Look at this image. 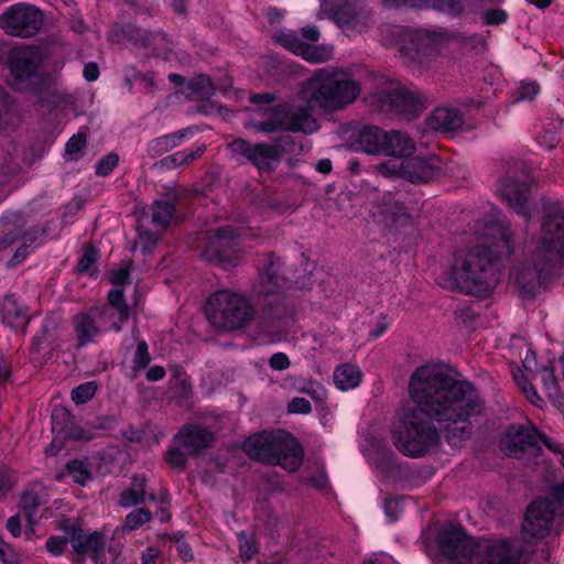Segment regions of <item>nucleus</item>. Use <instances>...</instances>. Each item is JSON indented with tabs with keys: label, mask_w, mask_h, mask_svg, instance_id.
<instances>
[{
	"label": "nucleus",
	"mask_w": 564,
	"mask_h": 564,
	"mask_svg": "<svg viewBox=\"0 0 564 564\" xmlns=\"http://www.w3.org/2000/svg\"><path fill=\"white\" fill-rule=\"evenodd\" d=\"M413 408L392 426V443L404 456L420 458L438 445L441 435L435 423L449 427L471 424L485 402L475 384L457 379L429 365L417 367L409 380Z\"/></svg>",
	"instance_id": "f257e3e1"
},
{
	"label": "nucleus",
	"mask_w": 564,
	"mask_h": 564,
	"mask_svg": "<svg viewBox=\"0 0 564 564\" xmlns=\"http://www.w3.org/2000/svg\"><path fill=\"white\" fill-rule=\"evenodd\" d=\"M514 252L512 235L509 229L500 230L497 248L476 246L458 249L454 252L446 271V288L459 293L487 299L498 283L497 264L502 256Z\"/></svg>",
	"instance_id": "f03ea898"
},
{
	"label": "nucleus",
	"mask_w": 564,
	"mask_h": 564,
	"mask_svg": "<svg viewBox=\"0 0 564 564\" xmlns=\"http://www.w3.org/2000/svg\"><path fill=\"white\" fill-rule=\"evenodd\" d=\"M542 213V238L533 252V271L521 269L514 275L524 297H535L541 285L561 269L564 258V209L558 203H545Z\"/></svg>",
	"instance_id": "7ed1b4c3"
},
{
	"label": "nucleus",
	"mask_w": 564,
	"mask_h": 564,
	"mask_svg": "<svg viewBox=\"0 0 564 564\" xmlns=\"http://www.w3.org/2000/svg\"><path fill=\"white\" fill-rule=\"evenodd\" d=\"M542 213V238L533 252V271L521 269L514 275L524 297H535L541 285L561 269L564 258V209L558 203H545Z\"/></svg>",
	"instance_id": "20e7f679"
},
{
	"label": "nucleus",
	"mask_w": 564,
	"mask_h": 564,
	"mask_svg": "<svg viewBox=\"0 0 564 564\" xmlns=\"http://www.w3.org/2000/svg\"><path fill=\"white\" fill-rule=\"evenodd\" d=\"M444 557L458 564H528L530 552L510 539H474L462 525L441 530L436 538Z\"/></svg>",
	"instance_id": "39448f33"
},
{
	"label": "nucleus",
	"mask_w": 564,
	"mask_h": 564,
	"mask_svg": "<svg viewBox=\"0 0 564 564\" xmlns=\"http://www.w3.org/2000/svg\"><path fill=\"white\" fill-rule=\"evenodd\" d=\"M242 451L254 460L269 466H280L295 473L304 459V448L300 441L286 431H261L248 436Z\"/></svg>",
	"instance_id": "423d86ee"
},
{
	"label": "nucleus",
	"mask_w": 564,
	"mask_h": 564,
	"mask_svg": "<svg viewBox=\"0 0 564 564\" xmlns=\"http://www.w3.org/2000/svg\"><path fill=\"white\" fill-rule=\"evenodd\" d=\"M204 308L209 324L225 332L242 329L254 318V308L249 299L229 290L210 294Z\"/></svg>",
	"instance_id": "0eeeda50"
},
{
	"label": "nucleus",
	"mask_w": 564,
	"mask_h": 564,
	"mask_svg": "<svg viewBox=\"0 0 564 564\" xmlns=\"http://www.w3.org/2000/svg\"><path fill=\"white\" fill-rule=\"evenodd\" d=\"M315 120L305 109L294 111L286 102L267 105L263 108H254L249 126L264 134L276 132H303L311 133Z\"/></svg>",
	"instance_id": "6e6552de"
},
{
	"label": "nucleus",
	"mask_w": 564,
	"mask_h": 564,
	"mask_svg": "<svg viewBox=\"0 0 564 564\" xmlns=\"http://www.w3.org/2000/svg\"><path fill=\"white\" fill-rule=\"evenodd\" d=\"M351 145L371 155L406 156L415 151V142L401 131H384L378 126L362 124L351 135Z\"/></svg>",
	"instance_id": "1a4fd4ad"
},
{
	"label": "nucleus",
	"mask_w": 564,
	"mask_h": 564,
	"mask_svg": "<svg viewBox=\"0 0 564 564\" xmlns=\"http://www.w3.org/2000/svg\"><path fill=\"white\" fill-rule=\"evenodd\" d=\"M311 85V102L325 111L343 109L360 94L357 80L335 74L316 75Z\"/></svg>",
	"instance_id": "9d476101"
},
{
	"label": "nucleus",
	"mask_w": 564,
	"mask_h": 564,
	"mask_svg": "<svg viewBox=\"0 0 564 564\" xmlns=\"http://www.w3.org/2000/svg\"><path fill=\"white\" fill-rule=\"evenodd\" d=\"M43 57L37 47L23 46L10 52L8 56L9 70L14 79V88L21 91L41 89L47 77L41 72Z\"/></svg>",
	"instance_id": "9b49d317"
},
{
	"label": "nucleus",
	"mask_w": 564,
	"mask_h": 564,
	"mask_svg": "<svg viewBox=\"0 0 564 564\" xmlns=\"http://www.w3.org/2000/svg\"><path fill=\"white\" fill-rule=\"evenodd\" d=\"M203 254L226 270L238 267L241 262V241L237 230L231 226L217 228L207 239Z\"/></svg>",
	"instance_id": "f8f14e48"
},
{
	"label": "nucleus",
	"mask_w": 564,
	"mask_h": 564,
	"mask_svg": "<svg viewBox=\"0 0 564 564\" xmlns=\"http://www.w3.org/2000/svg\"><path fill=\"white\" fill-rule=\"evenodd\" d=\"M44 22V15L35 6L24 2L8 7L0 14V26L12 36L31 37L39 33Z\"/></svg>",
	"instance_id": "ddd939ff"
},
{
	"label": "nucleus",
	"mask_w": 564,
	"mask_h": 564,
	"mask_svg": "<svg viewBox=\"0 0 564 564\" xmlns=\"http://www.w3.org/2000/svg\"><path fill=\"white\" fill-rule=\"evenodd\" d=\"M422 199L421 193L406 194L401 187L387 189L381 205L382 219L387 227L401 229L413 225L410 209L417 206Z\"/></svg>",
	"instance_id": "4468645a"
},
{
	"label": "nucleus",
	"mask_w": 564,
	"mask_h": 564,
	"mask_svg": "<svg viewBox=\"0 0 564 564\" xmlns=\"http://www.w3.org/2000/svg\"><path fill=\"white\" fill-rule=\"evenodd\" d=\"M539 437H541V431L528 419L525 423L508 425L501 438V447L507 455L516 458L527 452L539 455L542 452Z\"/></svg>",
	"instance_id": "2eb2a0df"
},
{
	"label": "nucleus",
	"mask_w": 564,
	"mask_h": 564,
	"mask_svg": "<svg viewBox=\"0 0 564 564\" xmlns=\"http://www.w3.org/2000/svg\"><path fill=\"white\" fill-rule=\"evenodd\" d=\"M120 33L124 40L139 50H143L147 54L161 57L164 61L170 59L172 53V42L169 35L163 31H147L127 24L120 29Z\"/></svg>",
	"instance_id": "dca6fc26"
},
{
	"label": "nucleus",
	"mask_w": 564,
	"mask_h": 564,
	"mask_svg": "<svg viewBox=\"0 0 564 564\" xmlns=\"http://www.w3.org/2000/svg\"><path fill=\"white\" fill-rule=\"evenodd\" d=\"M235 154L243 156L259 172L271 173L280 165L279 152L273 142H258L252 144L246 139L236 138L230 143Z\"/></svg>",
	"instance_id": "f3484780"
},
{
	"label": "nucleus",
	"mask_w": 564,
	"mask_h": 564,
	"mask_svg": "<svg viewBox=\"0 0 564 564\" xmlns=\"http://www.w3.org/2000/svg\"><path fill=\"white\" fill-rule=\"evenodd\" d=\"M58 528L69 535L73 552L79 561H84L88 556L95 561L96 557L102 555L106 540L100 531L86 533L79 524L70 523L68 520L61 521Z\"/></svg>",
	"instance_id": "a211bd4d"
},
{
	"label": "nucleus",
	"mask_w": 564,
	"mask_h": 564,
	"mask_svg": "<svg viewBox=\"0 0 564 564\" xmlns=\"http://www.w3.org/2000/svg\"><path fill=\"white\" fill-rule=\"evenodd\" d=\"M398 50L409 64H422L435 53V39L431 32L422 30H398Z\"/></svg>",
	"instance_id": "6ab92c4d"
},
{
	"label": "nucleus",
	"mask_w": 564,
	"mask_h": 564,
	"mask_svg": "<svg viewBox=\"0 0 564 564\" xmlns=\"http://www.w3.org/2000/svg\"><path fill=\"white\" fill-rule=\"evenodd\" d=\"M555 517V508L547 498L539 497L527 507L522 533L527 538L543 539L549 535Z\"/></svg>",
	"instance_id": "aec40b11"
},
{
	"label": "nucleus",
	"mask_w": 564,
	"mask_h": 564,
	"mask_svg": "<svg viewBox=\"0 0 564 564\" xmlns=\"http://www.w3.org/2000/svg\"><path fill=\"white\" fill-rule=\"evenodd\" d=\"M409 156H399L404 160L402 161L403 177L398 178V186L406 194L420 193L415 185L434 180L438 174V167L435 166L433 158Z\"/></svg>",
	"instance_id": "412c9836"
},
{
	"label": "nucleus",
	"mask_w": 564,
	"mask_h": 564,
	"mask_svg": "<svg viewBox=\"0 0 564 564\" xmlns=\"http://www.w3.org/2000/svg\"><path fill=\"white\" fill-rule=\"evenodd\" d=\"M108 314V307L94 306L89 311H82L73 317L72 325L77 348L95 343L102 332H108V326L102 328L99 324V321L106 318Z\"/></svg>",
	"instance_id": "4be33fe9"
},
{
	"label": "nucleus",
	"mask_w": 564,
	"mask_h": 564,
	"mask_svg": "<svg viewBox=\"0 0 564 564\" xmlns=\"http://www.w3.org/2000/svg\"><path fill=\"white\" fill-rule=\"evenodd\" d=\"M501 198L508 203L518 215L529 217V199L531 195L530 186L524 181L511 177H502L497 187Z\"/></svg>",
	"instance_id": "5701e85b"
},
{
	"label": "nucleus",
	"mask_w": 564,
	"mask_h": 564,
	"mask_svg": "<svg viewBox=\"0 0 564 564\" xmlns=\"http://www.w3.org/2000/svg\"><path fill=\"white\" fill-rule=\"evenodd\" d=\"M286 284L288 280L281 271L280 258L270 254L267 264L259 273L258 284L256 285L258 294L264 297L279 296Z\"/></svg>",
	"instance_id": "b1692460"
},
{
	"label": "nucleus",
	"mask_w": 564,
	"mask_h": 564,
	"mask_svg": "<svg viewBox=\"0 0 564 564\" xmlns=\"http://www.w3.org/2000/svg\"><path fill=\"white\" fill-rule=\"evenodd\" d=\"M212 432L196 424L183 425L173 437V444L182 445L189 455H198L214 442Z\"/></svg>",
	"instance_id": "393cba45"
},
{
	"label": "nucleus",
	"mask_w": 564,
	"mask_h": 564,
	"mask_svg": "<svg viewBox=\"0 0 564 564\" xmlns=\"http://www.w3.org/2000/svg\"><path fill=\"white\" fill-rule=\"evenodd\" d=\"M378 100L382 108L393 112L414 113L421 108L420 98L404 87L384 90Z\"/></svg>",
	"instance_id": "a878e982"
},
{
	"label": "nucleus",
	"mask_w": 564,
	"mask_h": 564,
	"mask_svg": "<svg viewBox=\"0 0 564 564\" xmlns=\"http://www.w3.org/2000/svg\"><path fill=\"white\" fill-rule=\"evenodd\" d=\"M0 316L2 323L15 329L26 332L31 318L28 307L20 302L15 293H7L0 301Z\"/></svg>",
	"instance_id": "bb28decb"
},
{
	"label": "nucleus",
	"mask_w": 564,
	"mask_h": 564,
	"mask_svg": "<svg viewBox=\"0 0 564 564\" xmlns=\"http://www.w3.org/2000/svg\"><path fill=\"white\" fill-rule=\"evenodd\" d=\"M333 19L343 29L361 32L366 26L362 7L348 0L340 2L334 9Z\"/></svg>",
	"instance_id": "cd10ccee"
},
{
	"label": "nucleus",
	"mask_w": 564,
	"mask_h": 564,
	"mask_svg": "<svg viewBox=\"0 0 564 564\" xmlns=\"http://www.w3.org/2000/svg\"><path fill=\"white\" fill-rule=\"evenodd\" d=\"M50 79L46 77L44 79L43 87L41 89L35 90V87L29 91L31 95L36 97L37 104L42 107L52 111H63L69 109L74 106L75 99L70 94L61 93L58 90L48 89Z\"/></svg>",
	"instance_id": "c85d7f7f"
},
{
	"label": "nucleus",
	"mask_w": 564,
	"mask_h": 564,
	"mask_svg": "<svg viewBox=\"0 0 564 564\" xmlns=\"http://www.w3.org/2000/svg\"><path fill=\"white\" fill-rule=\"evenodd\" d=\"M102 307L109 308V314L106 318H111L116 313L118 315V319L116 322H111L108 325V330H113L119 333L122 330V325L128 322L130 318L131 308L128 305L123 288H112L108 291L107 294V304Z\"/></svg>",
	"instance_id": "c756f323"
},
{
	"label": "nucleus",
	"mask_w": 564,
	"mask_h": 564,
	"mask_svg": "<svg viewBox=\"0 0 564 564\" xmlns=\"http://www.w3.org/2000/svg\"><path fill=\"white\" fill-rule=\"evenodd\" d=\"M196 133V129L187 127L175 132L162 134L158 138L152 139L147 147L148 155L152 159L159 158L172 149L181 145L184 140L193 137Z\"/></svg>",
	"instance_id": "7c9ffc66"
},
{
	"label": "nucleus",
	"mask_w": 564,
	"mask_h": 564,
	"mask_svg": "<svg viewBox=\"0 0 564 564\" xmlns=\"http://www.w3.org/2000/svg\"><path fill=\"white\" fill-rule=\"evenodd\" d=\"M464 122V116L456 108L438 107L433 110L427 119L431 129L441 132L457 131Z\"/></svg>",
	"instance_id": "2f4dec72"
},
{
	"label": "nucleus",
	"mask_w": 564,
	"mask_h": 564,
	"mask_svg": "<svg viewBox=\"0 0 564 564\" xmlns=\"http://www.w3.org/2000/svg\"><path fill=\"white\" fill-rule=\"evenodd\" d=\"M51 343L52 323L43 321L39 332L34 335L30 347V354L34 362L43 366L53 359Z\"/></svg>",
	"instance_id": "473e14b6"
},
{
	"label": "nucleus",
	"mask_w": 564,
	"mask_h": 564,
	"mask_svg": "<svg viewBox=\"0 0 564 564\" xmlns=\"http://www.w3.org/2000/svg\"><path fill=\"white\" fill-rule=\"evenodd\" d=\"M285 310L280 305H273L271 302L264 304V308L257 317L256 322L260 332L267 336L282 333L285 327Z\"/></svg>",
	"instance_id": "72a5a7b5"
},
{
	"label": "nucleus",
	"mask_w": 564,
	"mask_h": 564,
	"mask_svg": "<svg viewBox=\"0 0 564 564\" xmlns=\"http://www.w3.org/2000/svg\"><path fill=\"white\" fill-rule=\"evenodd\" d=\"M41 505L42 499L36 490L26 488L20 494L18 506L30 532H33L37 524L36 514Z\"/></svg>",
	"instance_id": "f704fd0d"
},
{
	"label": "nucleus",
	"mask_w": 564,
	"mask_h": 564,
	"mask_svg": "<svg viewBox=\"0 0 564 564\" xmlns=\"http://www.w3.org/2000/svg\"><path fill=\"white\" fill-rule=\"evenodd\" d=\"M386 3L387 6L391 3L397 7L405 6L412 8L427 4L453 17H460L465 9L462 0H386Z\"/></svg>",
	"instance_id": "c9c22d12"
},
{
	"label": "nucleus",
	"mask_w": 564,
	"mask_h": 564,
	"mask_svg": "<svg viewBox=\"0 0 564 564\" xmlns=\"http://www.w3.org/2000/svg\"><path fill=\"white\" fill-rule=\"evenodd\" d=\"M335 387L340 391L356 389L362 381V371L352 364L338 365L333 375Z\"/></svg>",
	"instance_id": "e433bc0d"
},
{
	"label": "nucleus",
	"mask_w": 564,
	"mask_h": 564,
	"mask_svg": "<svg viewBox=\"0 0 564 564\" xmlns=\"http://www.w3.org/2000/svg\"><path fill=\"white\" fill-rule=\"evenodd\" d=\"M145 486L147 478L144 476H133L131 485L120 492L118 505L123 509H129L143 503L147 498Z\"/></svg>",
	"instance_id": "4c0bfd02"
},
{
	"label": "nucleus",
	"mask_w": 564,
	"mask_h": 564,
	"mask_svg": "<svg viewBox=\"0 0 564 564\" xmlns=\"http://www.w3.org/2000/svg\"><path fill=\"white\" fill-rule=\"evenodd\" d=\"M21 216L20 212H6L1 215L0 227L7 230V232L0 237V251L6 250L20 240Z\"/></svg>",
	"instance_id": "58836bf2"
},
{
	"label": "nucleus",
	"mask_w": 564,
	"mask_h": 564,
	"mask_svg": "<svg viewBox=\"0 0 564 564\" xmlns=\"http://www.w3.org/2000/svg\"><path fill=\"white\" fill-rule=\"evenodd\" d=\"M55 227V220L50 219L43 224H36L28 229L21 227L20 240L35 250L50 237L51 228Z\"/></svg>",
	"instance_id": "ea45409f"
},
{
	"label": "nucleus",
	"mask_w": 564,
	"mask_h": 564,
	"mask_svg": "<svg viewBox=\"0 0 564 564\" xmlns=\"http://www.w3.org/2000/svg\"><path fill=\"white\" fill-rule=\"evenodd\" d=\"M176 213L174 200L155 199L151 205V220L160 228H167Z\"/></svg>",
	"instance_id": "a19ab883"
},
{
	"label": "nucleus",
	"mask_w": 564,
	"mask_h": 564,
	"mask_svg": "<svg viewBox=\"0 0 564 564\" xmlns=\"http://www.w3.org/2000/svg\"><path fill=\"white\" fill-rule=\"evenodd\" d=\"M178 93L191 97L209 98L215 93V87L209 76L199 74L189 79L185 88L178 89Z\"/></svg>",
	"instance_id": "79ce46f5"
},
{
	"label": "nucleus",
	"mask_w": 564,
	"mask_h": 564,
	"mask_svg": "<svg viewBox=\"0 0 564 564\" xmlns=\"http://www.w3.org/2000/svg\"><path fill=\"white\" fill-rule=\"evenodd\" d=\"M65 471L75 484L87 485L93 479V473L87 459L74 458L65 464Z\"/></svg>",
	"instance_id": "37998d69"
},
{
	"label": "nucleus",
	"mask_w": 564,
	"mask_h": 564,
	"mask_svg": "<svg viewBox=\"0 0 564 564\" xmlns=\"http://www.w3.org/2000/svg\"><path fill=\"white\" fill-rule=\"evenodd\" d=\"M99 258V251L93 243H87L84 247L83 254L80 256L76 270L79 274H86L89 278L97 276L96 263Z\"/></svg>",
	"instance_id": "c03bdc74"
},
{
	"label": "nucleus",
	"mask_w": 564,
	"mask_h": 564,
	"mask_svg": "<svg viewBox=\"0 0 564 564\" xmlns=\"http://www.w3.org/2000/svg\"><path fill=\"white\" fill-rule=\"evenodd\" d=\"M333 48L328 45L304 43L299 56L312 64L325 63L332 58Z\"/></svg>",
	"instance_id": "a18cd8bd"
},
{
	"label": "nucleus",
	"mask_w": 564,
	"mask_h": 564,
	"mask_svg": "<svg viewBox=\"0 0 564 564\" xmlns=\"http://www.w3.org/2000/svg\"><path fill=\"white\" fill-rule=\"evenodd\" d=\"M275 43L290 51L291 53L299 55L303 48L304 41L301 36L292 30H281L273 35Z\"/></svg>",
	"instance_id": "49530a36"
},
{
	"label": "nucleus",
	"mask_w": 564,
	"mask_h": 564,
	"mask_svg": "<svg viewBox=\"0 0 564 564\" xmlns=\"http://www.w3.org/2000/svg\"><path fill=\"white\" fill-rule=\"evenodd\" d=\"M273 143L279 152L280 161L284 154L299 155L304 151L302 139L289 134L274 139Z\"/></svg>",
	"instance_id": "de8ad7c7"
},
{
	"label": "nucleus",
	"mask_w": 564,
	"mask_h": 564,
	"mask_svg": "<svg viewBox=\"0 0 564 564\" xmlns=\"http://www.w3.org/2000/svg\"><path fill=\"white\" fill-rule=\"evenodd\" d=\"M239 543V555L243 563L250 562L253 556L259 552V542L253 534L245 531L237 533Z\"/></svg>",
	"instance_id": "09e8293b"
},
{
	"label": "nucleus",
	"mask_w": 564,
	"mask_h": 564,
	"mask_svg": "<svg viewBox=\"0 0 564 564\" xmlns=\"http://www.w3.org/2000/svg\"><path fill=\"white\" fill-rule=\"evenodd\" d=\"M152 517V512L148 508H137L124 517L122 528L127 532L135 531L150 522Z\"/></svg>",
	"instance_id": "8fccbe9b"
},
{
	"label": "nucleus",
	"mask_w": 564,
	"mask_h": 564,
	"mask_svg": "<svg viewBox=\"0 0 564 564\" xmlns=\"http://www.w3.org/2000/svg\"><path fill=\"white\" fill-rule=\"evenodd\" d=\"M98 384L96 381H87L72 389L70 398L76 405H83L89 402L97 393Z\"/></svg>",
	"instance_id": "3c124183"
},
{
	"label": "nucleus",
	"mask_w": 564,
	"mask_h": 564,
	"mask_svg": "<svg viewBox=\"0 0 564 564\" xmlns=\"http://www.w3.org/2000/svg\"><path fill=\"white\" fill-rule=\"evenodd\" d=\"M87 144V133L82 129L73 134L65 144V154L69 161H76L78 154L83 153Z\"/></svg>",
	"instance_id": "603ef678"
},
{
	"label": "nucleus",
	"mask_w": 564,
	"mask_h": 564,
	"mask_svg": "<svg viewBox=\"0 0 564 564\" xmlns=\"http://www.w3.org/2000/svg\"><path fill=\"white\" fill-rule=\"evenodd\" d=\"M541 381L549 398L554 399L561 394V387L553 366L542 369Z\"/></svg>",
	"instance_id": "864d4df0"
},
{
	"label": "nucleus",
	"mask_w": 564,
	"mask_h": 564,
	"mask_svg": "<svg viewBox=\"0 0 564 564\" xmlns=\"http://www.w3.org/2000/svg\"><path fill=\"white\" fill-rule=\"evenodd\" d=\"M183 446L174 444L164 454L165 462L174 469L182 471L187 465V452L182 451Z\"/></svg>",
	"instance_id": "5fc2aeb1"
},
{
	"label": "nucleus",
	"mask_w": 564,
	"mask_h": 564,
	"mask_svg": "<svg viewBox=\"0 0 564 564\" xmlns=\"http://www.w3.org/2000/svg\"><path fill=\"white\" fill-rule=\"evenodd\" d=\"M74 416L67 410L66 408H55L51 415V422H52V433L55 435V438L59 436L61 433H63V430L67 427V424L70 422V420Z\"/></svg>",
	"instance_id": "6e6d98bb"
},
{
	"label": "nucleus",
	"mask_w": 564,
	"mask_h": 564,
	"mask_svg": "<svg viewBox=\"0 0 564 564\" xmlns=\"http://www.w3.org/2000/svg\"><path fill=\"white\" fill-rule=\"evenodd\" d=\"M152 360V357L149 352V346L148 343L144 339H139L137 343V349L134 351L133 356V370L140 371L142 369H145Z\"/></svg>",
	"instance_id": "4d7b16f0"
},
{
	"label": "nucleus",
	"mask_w": 564,
	"mask_h": 564,
	"mask_svg": "<svg viewBox=\"0 0 564 564\" xmlns=\"http://www.w3.org/2000/svg\"><path fill=\"white\" fill-rule=\"evenodd\" d=\"M378 174L386 178L392 180V188L394 189V186H398V178L403 177V170H402V161L399 163L395 162H382L377 165Z\"/></svg>",
	"instance_id": "13d9d810"
},
{
	"label": "nucleus",
	"mask_w": 564,
	"mask_h": 564,
	"mask_svg": "<svg viewBox=\"0 0 564 564\" xmlns=\"http://www.w3.org/2000/svg\"><path fill=\"white\" fill-rule=\"evenodd\" d=\"M119 155L110 152L102 156L95 165V174L99 177L109 176L119 164Z\"/></svg>",
	"instance_id": "bf43d9fd"
},
{
	"label": "nucleus",
	"mask_w": 564,
	"mask_h": 564,
	"mask_svg": "<svg viewBox=\"0 0 564 564\" xmlns=\"http://www.w3.org/2000/svg\"><path fill=\"white\" fill-rule=\"evenodd\" d=\"M17 481L15 473L11 468L0 465V500L8 496L14 488Z\"/></svg>",
	"instance_id": "052dcab7"
},
{
	"label": "nucleus",
	"mask_w": 564,
	"mask_h": 564,
	"mask_svg": "<svg viewBox=\"0 0 564 564\" xmlns=\"http://www.w3.org/2000/svg\"><path fill=\"white\" fill-rule=\"evenodd\" d=\"M376 463L382 471H391L397 467V456L390 448H378Z\"/></svg>",
	"instance_id": "680f3d73"
},
{
	"label": "nucleus",
	"mask_w": 564,
	"mask_h": 564,
	"mask_svg": "<svg viewBox=\"0 0 564 564\" xmlns=\"http://www.w3.org/2000/svg\"><path fill=\"white\" fill-rule=\"evenodd\" d=\"M383 512L388 518L389 523L398 521L402 512L401 499L393 496L387 497L383 502Z\"/></svg>",
	"instance_id": "e2e57ef3"
},
{
	"label": "nucleus",
	"mask_w": 564,
	"mask_h": 564,
	"mask_svg": "<svg viewBox=\"0 0 564 564\" xmlns=\"http://www.w3.org/2000/svg\"><path fill=\"white\" fill-rule=\"evenodd\" d=\"M63 441H82L88 440V433L80 425L75 423V419L73 417L70 422L67 424V427L63 430V433L57 437Z\"/></svg>",
	"instance_id": "0e129e2a"
},
{
	"label": "nucleus",
	"mask_w": 564,
	"mask_h": 564,
	"mask_svg": "<svg viewBox=\"0 0 564 564\" xmlns=\"http://www.w3.org/2000/svg\"><path fill=\"white\" fill-rule=\"evenodd\" d=\"M68 543H69V535H66V536L51 535L45 542V550L52 556L57 557L64 553Z\"/></svg>",
	"instance_id": "69168bd1"
},
{
	"label": "nucleus",
	"mask_w": 564,
	"mask_h": 564,
	"mask_svg": "<svg viewBox=\"0 0 564 564\" xmlns=\"http://www.w3.org/2000/svg\"><path fill=\"white\" fill-rule=\"evenodd\" d=\"M131 268L129 265L113 269L109 273V282L113 288H122L130 283Z\"/></svg>",
	"instance_id": "338daca9"
},
{
	"label": "nucleus",
	"mask_w": 564,
	"mask_h": 564,
	"mask_svg": "<svg viewBox=\"0 0 564 564\" xmlns=\"http://www.w3.org/2000/svg\"><path fill=\"white\" fill-rule=\"evenodd\" d=\"M301 391L317 402H324L327 398L326 389L317 381H308Z\"/></svg>",
	"instance_id": "774afa93"
}]
</instances>
